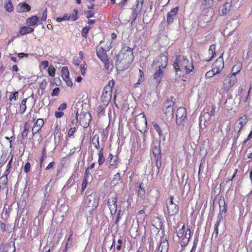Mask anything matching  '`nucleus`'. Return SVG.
<instances>
[{"label":"nucleus","mask_w":252,"mask_h":252,"mask_svg":"<svg viewBox=\"0 0 252 252\" xmlns=\"http://www.w3.org/2000/svg\"><path fill=\"white\" fill-rule=\"evenodd\" d=\"M44 125V121L42 119H38L33 125L32 129V135L37 133Z\"/></svg>","instance_id":"4468645a"},{"label":"nucleus","mask_w":252,"mask_h":252,"mask_svg":"<svg viewBox=\"0 0 252 252\" xmlns=\"http://www.w3.org/2000/svg\"><path fill=\"white\" fill-rule=\"evenodd\" d=\"M175 204L176 203H175L174 202V196L172 195L170 196L169 197V200L167 201V203H166L167 206H169V205H172V204Z\"/></svg>","instance_id":"864d4df0"},{"label":"nucleus","mask_w":252,"mask_h":252,"mask_svg":"<svg viewBox=\"0 0 252 252\" xmlns=\"http://www.w3.org/2000/svg\"><path fill=\"white\" fill-rule=\"evenodd\" d=\"M27 98H24V99H23V100L21 102V103L20 105V110H19V112L21 114H23L26 109H27V106H26V102H27Z\"/></svg>","instance_id":"2f4dec72"},{"label":"nucleus","mask_w":252,"mask_h":252,"mask_svg":"<svg viewBox=\"0 0 252 252\" xmlns=\"http://www.w3.org/2000/svg\"><path fill=\"white\" fill-rule=\"evenodd\" d=\"M154 128L158 132L159 136H161L163 135L162 131L160 126L156 123H153Z\"/></svg>","instance_id":"4c0bfd02"},{"label":"nucleus","mask_w":252,"mask_h":252,"mask_svg":"<svg viewBox=\"0 0 252 252\" xmlns=\"http://www.w3.org/2000/svg\"><path fill=\"white\" fill-rule=\"evenodd\" d=\"M64 81L66 82V84L67 86L69 87H72L73 86V82L72 81L69 79V77H68L66 79H63Z\"/></svg>","instance_id":"052dcab7"},{"label":"nucleus","mask_w":252,"mask_h":252,"mask_svg":"<svg viewBox=\"0 0 252 252\" xmlns=\"http://www.w3.org/2000/svg\"><path fill=\"white\" fill-rule=\"evenodd\" d=\"M91 115L89 113H81L79 115L80 124L84 128H87L91 121Z\"/></svg>","instance_id":"6e6552de"},{"label":"nucleus","mask_w":252,"mask_h":252,"mask_svg":"<svg viewBox=\"0 0 252 252\" xmlns=\"http://www.w3.org/2000/svg\"><path fill=\"white\" fill-rule=\"evenodd\" d=\"M4 8L5 10L9 12H12L14 9V7L12 3L11 0H6L4 2Z\"/></svg>","instance_id":"393cba45"},{"label":"nucleus","mask_w":252,"mask_h":252,"mask_svg":"<svg viewBox=\"0 0 252 252\" xmlns=\"http://www.w3.org/2000/svg\"><path fill=\"white\" fill-rule=\"evenodd\" d=\"M30 168H31V164L30 162H28L26 163V164L24 166V172L26 173H28V172L30 171Z\"/></svg>","instance_id":"6e6d98bb"},{"label":"nucleus","mask_w":252,"mask_h":252,"mask_svg":"<svg viewBox=\"0 0 252 252\" xmlns=\"http://www.w3.org/2000/svg\"><path fill=\"white\" fill-rule=\"evenodd\" d=\"M105 106H99L97 107V114L99 117L104 115Z\"/></svg>","instance_id":"ea45409f"},{"label":"nucleus","mask_w":252,"mask_h":252,"mask_svg":"<svg viewBox=\"0 0 252 252\" xmlns=\"http://www.w3.org/2000/svg\"><path fill=\"white\" fill-rule=\"evenodd\" d=\"M92 141L93 144L94 145L95 147L99 149L100 148L99 144V137L97 135H95L92 139Z\"/></svg>","instance_id":"e433bc0d"},{"label":"nucleus","mask_w":252,"mask_h":252,"mask_svg":"<svg viewBox=\"0 0 252 252\" xmlns=\"http://www.w3.org/2000/svg\"><path fill=\"white\" fill-rule=\"evenodd\" d=\"M173 107L172 106H168L164 111V114L168 118H172L173 116Z\"/></svg>","instance_id":"c85d7f7f"},{"label":"nucleus","mask_w":252,"mask_h":252,"mask_svg":"<svg viewBox=\"0 0 252 252\" xmlns=\"http://www.w3.org/2000/svg\"><path fill=\"white\" fill-rule=\"evenodd\" d=\"M13 156L12 155L11 157V158L10 159V160L9 161L7 166H6V170L4 172V175H8L9 173H10V169L11 168V164H12V160H13Z\"/></svg>","instance_id":"58836bf2"},{"label":"nucleus","mask_w":252,"mask_h":252,"mask_svg":"<svg viewBox=\"0 0 252 252\" xmlns=\"http://www.w3.org/2000/svg\"><path fill=\"white\" fill-rule=\"evenodd\" d=\"M185 226L183 225L182 228H180L178 231L177 232V235L178 237L181 238L183 237L184 235V233L185 232Z\"/></svg>","instance_id":"a19ab883"},{"label":"nucleus","mask_w":252,"mask_h":252,"mask_svg":"<svg viewBox=\"0 0 252 252\" xmlns=\"http://www.w3.org/2000/svg\"><path fill=\"white\" fill-rule=\"evenodd\" d=\"M19 93L18 91H16L14 93L10 92L9 95V99L11 102L15 101L18 97Z\"/></svg>","instance_id":"f704fd0d"},{"label":"nucleus","mask_w":252,"mask_h":252,"mask_svg":"<svg viewBox=\"0 0 252 252\" xmlns=\"http://www.w3.org/2000/svg\"><path fill=\"white\" fill-rule=\"evenodd\" d=\"M237 79L236 76L233 74H228L224 78L221 89L226 93L232 88L236 83Z\"/></svg>","instance_id":"39448f33"},{"label":"nucleus","mask_w":252,"mask_h":252,"mask_svg":"<svg viewBox=\"0 0 252 252\" xmlns=\"http://www.w3.org/2000/svg\"><path fill=\"white\" fill-rule=\"evenodd\" d=\"M96 51L98 58L104 63L105 68L108 70L110 67V61L106 51L102 47H97Z\"/></svg>","instance_id":"423d86ee"},{"label":"nucleus","mask_w":252,"mask_h":252,"mask_svg":"<svg viewBox=\"0 0 252 252\" xmlns=\"http://www.w3.org/2000/svg\"><path fill=\"white\" fill-rule=\"evenodd\" d=\"M113 180L116 182H118L121 180V176L119 173H117L115 175Z\"/></svg>","instance_id":"0e129e2a"},{"label":"nucleus","mask_w":252,"mask_h":252,"mask_svg":"<svg viewBox=\"0 0 252 252\" xmlns=\"http://www.w3.org/2000/svg\"><path fill=\"white\" fill-rule=\"evenodd\" d=\"M31 9V7L29 5L27 4L26 3H20L19 4L16 8V11L17 12H25L27 11H30Z\"/></svg>","instance_id":"dca6fc26"},{"label":"nucleus","mask_w":252,"mask_h":252,"mask_svg":"<svg viewBox=\"0 0 252 252\" xmlns=\"http://www.w3.org/2000/svg\"><path fill=\"white\" fill-rule=\"evenodd\" d=\"M85 15L87 18H90L94 17V12L93 11H89L85 13Z\"/></svg>","instance_id":"bf43d9fd"},{"label":"nucleus","mask_w":252,"mask_h":252,"mask_svg":"<svg viewBox=\"0 0 252 252\" xmlns=\"http://www.w3.org/2000/svg\"><path fill=\"white\" fill-rule=\"evenodd\" d=\"M224 68V62L222 56L219 57L212 65V69L216 71V73L219 74Z\"/></svg>","instance_id":"9d476101"},{"label":"nucleus","mask_w":252,"mask_h":252,"mask_svg":"<svg viewBox=\"0 0 252 252\" xmlns=\"http://www.w3.org/2000/svg\"><path fill=\"white\" fill-rule=\"evenodd\" d=\"M213 0H203L201 5L204 8H209L213 6Z\"/></svg>","instance_id":"7c9ffc66"},{"label":"nucleus","mask_w":252,"mask_h":252,"mask_svg":"<svg viewBox=\"0 0 252 252\" xmlns=\"http://www.w3.org/2000/svg\"><path fill=\"white\" fill-rule=\"evenodd\" d=\"M33 28H31L28 26V27L25 26L21 28L19 32L21 35H25L27 33H31L33 32Z\"/></svg>","instance_id":"b1692460"},{"label":"nucleus","mask_w":252,"mask_h":252,"mask_svg":"<svg viewBox=\"0 0 252 252\" xmlns=\"http://www.w3.org/2000/svg\"><path fill=\"white\" fill-rule=\"evenodd\" d=\"M174 67L176 72L185 71L187 74L189 73L194 68L192 63L181 55L176 56L174 62Z\"/></svg>","instance_id":"f03ea898"},{"label":"nucleus","mask_w":252,"mask_h":252,"mask_svg":"<svg viewBox=\"0 0 252 252\" xmlns=\"http://www.w3.org/2000/svg\"><path fill=\"white\" fill-rule=\"evenodd\" d=\"M118 245L116 247V249L118 251H120L121 250V246L123 243V241L121 239H119L118 240Z\"/></svg>","instance_id":"338daca9"},{"label":"nucleus","mask_w":252,"mask_h":252,"mask_svg":"<svg viewBox=\"0 0 252 252\" xmlns=\"http://www.w3.org/2000/svg\"><path fill=\"white\" fill-rule=\"evenodd\" d=\"M72 234H70L69 237L68 238L67 241L66 242L65 246H66V247H70L72 243Z\"/></svg>","instance_id":"4d7b16f0"},{"label":"nucleus","mask_w":252,"mask_h":252,"mask_svg":"<svg viewBox=\"0 0 252 252\" xmlns=\"http://www.w3.org/2000/svg\"><path fill=\"white\" fill-rule=\"evenodd\" d=\"M76 129L75 127L71 128L68 131L67 135L69 137H71L73 136L74 133L75 132Z\"/></svg>","instance_id":"3c124183"},{"label":"nucleus","mask_w":252,"mask_h":252,"mask_svg":"<svg viewBox=\"0 0 252 252\" xmlns=\"http://www.w3.org/2000/svg\"><path fill=\"white\" fill-rule=\"evenodd\" d=\"M122 218V215L121 214V211H119L117 216V218L115 220V224L117 225H119V222Z\"/></svg>","instance_id":"13d9d810"},{"label":"nucleus","mask_w":252,"mask_h":252,"mask_svg":"<svg viewBox=\"0 0 252 252\" xmlns=\"http://www.w3.org/2000/svg\"><path fill=\"white\" fill-rule=\"evenodd\" d=\"M88 179L86 178H83V183L82 184V188L81 191L83 192L85 189H86L88 185Z\"/></svg>","instance_id":"09e8293b"},{"label":"nucleus","mask_w":252,"mask_h":252,"mask_svg":"<svg viewBox=\"0 0 252 252\" xmlns=\"http://www.w3.org/2000/svg\"><path fill=\"white\" fill-rule=\"evenodd\" d=\"M60 93V88L58 87L55 88L53 89L51 93L52 96H57Z\"/></svg>","instance_id":"603ef678"},{"label":"nucleus","mask_w":252,"mask_h":252,"mask_svg":"<svg viewBox=\"0 0 252 252\" xmlns=\"http://www.w3.org/2000/svg\"><path fill=\"white\" fill-rule=\"evenodd\" d=\"M63 112H61V111H59V112L56 111L55 112V116L57 118H60L62 117H63Z\"/></svg>","instance_id":"e2e57ef3"},{"label":"nucleus","mask_w":252,"mask_h":252,"mask_svg":"<svg viewBox=\"0 0 252 252\" xmlns=\"http://www.w3.org/2000/svg\"><path fill=\"white\" fill-rule=\"evenodd\" d=\"M133 58V52L130 48L128 47L123 48L117 57L116 61L117 68L124 70L127 68L132 62Z\"/></svg>","instance_id":"f257e3e1"},{"label":"nucleus","mask_w":252,"mask_h":252,"mask_svg":"<svg viewBox=\"0 0 252 252\" xmlns=\"http://www.w3.org/2000/svg\"><path fill=\"white\" fill-rule=\"evenodd\" d=\"M168 250V242L165 238H162L158 248L159 252H167Z\"/></svg>","instance_id":"2eb2a0df"},{"label":"nucleus","mask_w":252,"mask_h":252,"mask_svg":"<svg viewBox=\"0 0 252 252\" xmlns=\"http://www.w3.org/2000/svg\"><path fill=\"white\" fill-rule=\"evenodd\" d=\"M39 20V18L36 16H32L26 20V23L29 26H35Z\"/></svg>","instance_id":"aec40b11"},{"label":"nucleus","mask_w":252,"mask_h":252,"mask_svg":"<svg viewBox=\"0 0 252 252\" xmlns=\"http://www.w3.org/2000/svg\"><path fill=\"white\" fill-rule=\"evenodd\" d=\"M107 204L112 215H114L117 210V198L116 196H113L109 198L107 201Z\"/></svg>","instance_id":"9b49d317"},{"label":"nucleus","mask_w":252,"mask_h":252,"mask_svg":"<svg viewBox=\"0 0 252 252\" xmlns=\"http://www.w3.org/2000/svg\"><path fill=\"white\" fill-rule=\"evenodd\" d=\"M156 159V165L157 167V170L156 171L157 174H158L159 172V169L161 166V157H159V158H155Z\"/></svg>","instance_id":"c03bdc74"},{"label":"nucleus","mask_w":252,"mask_h":252,"mask_svg":"<svg viewBox=\"0 0 252 252\" xmlns=\"http://www.w3.org/2000/svg\"><path fill=\"white\" fill-rule=\"evenodd\" d=\"M210 55H212L211 58L216 54V45L215 44L211 45L208 50Z\"/></svg>","instance_id":"37998d69"},{"label":"nucleus","mask_w":252,"mask_h":252,"mask_svg":"<svg viewBox=\"0 0 252 252\" xmlns=\"http://www.w3.org/2000/svg\"><path fill=\"white\" fill-rule=\"evenodd\" d=\"M242 68V64L240 63H237L233 66L230 74H233V76H236V75L241 71Z\"/></svg>","instance_id":"412c9836"},{"label":"nucleus","mask_w":252,"mask_h":252,"mask_svg":"<svg viewBox=\"0 0 252 252\" xmlns=\"http://www.w3.org/2000/svg\"><path fill=\"white\" fill-rule=\"evenodd\" d=\"M98 198L94 193L88 195L84 200V206L90 208L89 211L94 210L98 205Z\"/></svg>","instance_id":"20e7f679"},{"label":"nucleus","mask_w":252,"mask_h":252,"mask_svg":"<svg viewBox=\"0 0 252 252\" xmlns=\"http://www.w3.org/2000/svg\"><path fill=\"white\" fill-rule=\"evenodd\" d=\"M220 225V222L218 221L215 224V229H214V232L212 235V237H215V238H217L218 236V234H219V229H218V227H219V226Z\"/></svg>","instance_id":"a18cd8bd"},{"label":"nucleus","mask_w":252,"mask_h":252,"mask_svg":"<svg viewBox=\"0 0 252 252\" xmlns=\"http://www.w3.org/2000/svg\"><path fill=\"white\" fill-rule=\"evenodd\" d=\"M135 125L137 128L140 130L141 128H144L147 126V120L143 114L137 115L135 119Z\"/></svg>","instance_id":"1a4fd4ad"},{"label":"nucleus","mask_w":252,"mask_h":252,"mask_svg":"<svg viewBox=\"0 0 252 252\" xmlns=\"http://www.w3.org/2000/svg\"><path fill=\"white\" fill-rule=\"evenodd\" d=\"M217 74H218V73H216V71L213 70V69H212V70L207 72L205 74V77L206 79H209Z\"/></svg>","instance_id":"79ce46f5"},{"label":"nucleus","mask_w":252,"mask_h":252,"mask_svg":"<svg viewBox=\"0 0 252 252\" xmlns=\"http://www.w3.org/2000/svg\"><path fill=\"white\" fill-rule=\"evenodd\" d=\"M167 208L168 213L170 216H173L177 214L179 210V207L176 204L167 206Z\"/></svg>","instance_id":"a211bd4d"},{"label":"nucleus","mask_w":252,"mask_h":252,"mask_svg":"<svg viewBox=\"0 0 252 252\" xmlns=\"http://www.w3.org/2000/svg\"><path fill=\"white\" fill-rule=\"evenodd\" d=\"M109 158H110L109 166L112 167L113 168L117 167L118 164L117 157L114 158L113 156L111 154H110L109 155Z\"/></svg>","instance_id":"5701e85b"},{"label":"nucleus","mask_w":252,"mask_h":252,"mask_svg":"<svg viewBox=\"0 0 252 252\" xmlns=\"http://www.w3.org/2000/svg\"><path fill=\"white\" fill-rule=\"evenodd\" d=\"M138 76V80L137 83L133 85V86L135 88L138 87V86L144 81V73L141 69H139Z\"/></svg>","instance_id":"bb28decb"},{"label":"nucleus","mask_w":252,"mask_h":252,"mask_svg":"<svg viewBox=\"0 0 252 252\" xmlns=\"http://www.w3.org/2000/svg\"><path fill=\"white\" fill-rule=\"evenodd\" d=\"M247 123V119L246 115H243L240 118L239 120V125H240L241 126L238 130V133L240 132L241 130L243 128V126H245Z\"/></svg>","instance_id":"a878e982"},{"label":"nucleus","mask_w":252,"mask_h":252,"mask_svg":"<svg viewBox=\"0 0 252 252\" xmlns=\"http://www.w3.org/2000/svg\"><path fill=\"white\" fill-rule=\"evenodd\" d=\"M98 163L99 165L102 164L105 161V158L103 157V149H101L98 154Z\"/></svg>","instance_id":"72a5a7b5"},{"label":"nucleus","mask_w":252,"mask_h":252,"mask_svg":"<svg viewBox=\"0 0 252 252\" xmlns=\"http://www.w3.org/2000/svg\"><path fill=\"white\" fill-rule=\"evenodd\" d=\"M85 64H81L80 66V72L82 75H84L86 73V67H85Z\"/></svg>","instance_id":"680f3d73"},{"label":"nucleus","mask_w":252,"mask_h":252,"mask_svg":"<svg viewBox=\"0 0 252 252\" xmlns=\"http://www.w3.org/2000/svg\"><path fill=\"white\" fill-rule=\"evenodd\" d=\"M47 9H46L42 13V16L40 18V20L42 22H44V21H45L47 19Z\"/></svg>","instance_id":"5fc2aeb1"},{"label":"nucleus","mask_w":252,"mask_h":252,"mask_svg":"<svg viewBox=\"0 0 252 252\" xmlns=\"http://www.w3.org/2000/svg\"><path fill=\"white\" fill-rule=\"evenodd\" d=\"M48 72L50 76L53 77L55 74V69L52 65L49 66L48 69Z\"/></svg>","instance_id":"de8ad7c7"},{"label":"nucleus","mask_w":252,"mask_h":252,"mask_svg":"<svg viewBox=\"0 0 252 252\" xmlns=\"http://www.w3.org/2000/svg\"><path fill=\"white\" fill-rule=\"evenodd\" d=\"M30 128V125L29 122H26L24 124V128L22 132V136L23 138H26L28 135Z\"/></svg>","instance_id":"cd10ccee"},{"label":"nucleus","mask_w":252,"mask_h":252,"mask_svg":"<svg viewBox=\"0 0 252 252\" xmlns=\"http://www.w3.org/2000/svg\"><path fill=\"white\" fill-rule=\"evenodd\" d=\"M163 77V71L162 68L159 69L155 72L154 75V79L156 80L157 84H159Z\"/></svg>","instance_id":"6ab92c4d"},{"label":"nucleus","mask_w":252,"mask_h":252,"mask_svg":"<svg viewBox=\"0 0 252 252\" xmlns=\"http://www.w3.org/2000/svg\"><path fill=\"white\" fill-rule=\"evenodd\" d=\"M66 108V104L65 103H62L59 107V110H64Z\"/></svg>","instance_id":"69168bd1"},{"label":"nucleus","mask_w":252,"mask_h":252,"mask_svg":"<svg viewBox=\"0 0 252 252\" xmlns=\"http://www.w3.org/2000/svg\"><path fill=\"white\" fill-rule=\"evenodd\" d=\"M187 112L185 108H178L176 111V124L184 126L187 122Z\"/></svg>","instance_id":"0eeeda50"},{"label":"nucleus","mask_w":252,"mask_h":252,"mask_svg":"<svg viewBox=\"0 0 252 252\" xmlns=\"http://www.w3.org/2000/svg\"><path fill=\"white\" fill-rule=\"evenodd\" d=\"M8 175H4L0 178V188L4 189L7 183Z\"/></svg>","instance_id":"c756f323"},{"label":"nucleus","mask_w":252,"mask_h":252,"mask_svg":"<svg viewBox=\"0 0 252 252\" xmlns=\"http://www.w3.org/2000/svg\"><path fill=\"white\" fill-rule=\"evenodd\" d=\"M69 74L67 68L65 66L63 67L62 69V76L63 80L67 79L69 77Z\"/></svg>","instance_id":"473e14b6"},{"label":"nucleus","mask_w":252,"mask_h":252,"mask_svg":"<svg viewBox=\"0 0 252 252\" xmlns=\"http://www.w3.org/2000/svg\"><path fill=\"white\" fill-rule=\"evenodd\" d=\"M114 85L115 81L112 79L109 81L108 84L104 88L103 93L101 95V99L102 102L103 103V105H107L111 100L112 91Z\"/></svg>","instance_id":"7ed1b4c3"},{"label":"nucleus","mask_w":252,"mask_h":252,"mask_svg":"<svg viewBox=\"0 0 252 252\" xmlns=\"http://www.w3.org/2000/svg\"><path fill=\"white\" fill-rule=\"evenodd\" d=\"M178 12V6L172 8L167 14V22L168 25L173 23Z\"/></svg>","instance_id":"f8f14e48"},{"label":"nucleus","mask_w":252,"mask_h":252,"mask_svg":"<svg viewBox=\"0 0 252 252\" xmlns=\"http://www.w3.org/2000/svg\"><path fill=\"white\" fill-rule=\"evenodd\" d=\"M91 28L89 26H87L83 29L81 35L84 37H86L87 36V34L88 33L89 31L90 30Z\"/></svg>","instance_id":"49530a36"},{"label":"nucleus","mask_w":252,"mask_h":252,"mask_svg":"<svg viewBox=\"0 0 252 252\" xmlns=\"http://www.w3.org/2000/svg\"><path fill=\"white\" fill-rule=\"evenodd\" d=\"M138 196L141 198H144L145 197V190L144 189H142L138 190Z\"/></svg>","instance_id":"8fccbe9b"},{"label":"nucleus","mask_w":252,"mask_h":252,"mask_svg":"<svg viewBox=\"0 0 252 252\" xmlns=\"http://www.w3.org/2000/svg\"><path fill=\"white\" fill-rule=\"evenodd\" d=\"M153 153L154 155L155 158H159L160 156V149L159 146H155L152 149Z\"/></svg>","instance_id":"c9c22d12"},{"label":"nucleus","mask_w":252,"mask_h":252,"mask_svg":"<svg viewBox=\"0 0 252 252\" xmlns=\"http://www.w3.org/2000/svg\"><path fill=\"white\" fill-rule=\"evenodd\" d=\"M191 231L190 229L188 228L184 233L182 243L183 245L186 246L189 242L190 237Z\"/></svg>","instance_id":"4be33fe9"},{"label":"nucleus","mask_w":252,"mask_h":252,"mask_svg":"<svg viewBox=\"0 0 252 252\" xmlns=\"http://www.w3.org/2000/svg\"><path fill=\"white\" fill-rule=\"evenodd\" d=\"M168 62V58L166 55L162 54L158 59V63L159 68H164Z\"/></svg>","instance_id":"f3484780"},{"label":"nucleus","mask_w":252,"mask_h":252,"mask_svg":"<svg viewBox=\"0 0 252 252\" xmlns=\"http://www.w3.org/2000/svg\"><path fill=\"white\" fill-rule=\"evenodd\" d=\"M232 5V0L230 1H227L224 3L221 10L220 11V15L221 16H223L226 14H227L230 10L231 9V6Z\"/></svg>","instance_id":"ddd939ff"},{"label":"nucleus","mask_w":252,"mask_h":252,"mask_svg":"<svg viewBox=\"0 0 252 252\" xmlns=\"http://www.w3.org/2000/svg\"><path fill=\"white\" fill-rule=\"evenodd\" d=\"M127 0H121V1L119 3V5L121 8H123L126 4Z\"/></svg>","instance_id":"774afa93"}]
</instances>
